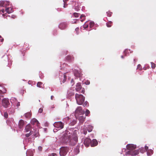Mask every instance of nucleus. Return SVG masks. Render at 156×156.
<instances>
[{
  "label": "nucleus",
  "instance_id": "f257e3e1",
  "mask_svg": "<svg viewBox=\"0 0 156 156\" xmlns=\"http://www.w3.org/2000/svg\"><path fill=\"white\" fill-rule=\"evenodd\" d=\"M71 135V134L69 131H66L63 136V140L66 143L68 142L69 140V144L72 146H74L78 141L76 130H75L74 131L72 136Z\"/></svg>",
  "mask_w": 156,
  "mask_h": 156
},
{
  "label": "nucleus",
  "instance_id": "f03ea898",
  "mask_svg": "<svg viewBox=\"0 0 156 156\" xmlns=\"http://www.w3.org/2000/svg\"><path fill=\"white\" fill-rule=\"evenodd\" d=\"M75 99L77 103L80 105H83L84 107L88 105V103L87 101L84 102L85 97L82 94H76L75 95Z\"/></svg>",
  "mask_w": 156,
  "mask_h": 156
},
{
  "label": "nucleus",
  "instance_id": "7ed1b4c3",
  "mask_svg": "<svg viewBox=\"0 0 156 156\" xmlns=\"http://www.w3.org/2000/svg\"><path fill=\"white\" fill-rule=\"evenodd\" d=\"M68 151V148L67 147H62L60 149L59 154L60 156H64L66 155Z\"/></svg>",
  "mask_w": 156,
  "mask_h": 156
},
{
  "label": "nucleus",
  "instance_id": "20e7f679",
  "mask_svg": "<svg viewBox=\"0 0 156 156\" xmlns=\"http://www.w3.org/2000/svg\"><path fill=\"white\" fill-rule=\"evenodd\" d=\"M75 89L76 91L77 92H79L83 94L84 93V89L83 88H82L81 84L80 83H78L76 84Z\"/></svg>",
  "mask_w": 156,
  "mask_h": 156
},
{
  "label": "nucleus",
  "instance_id": "39448f33",
  "mask_svg": "<svg viewBox=\"0 0 156 156\" xmlns=\"http://www.w3.org/2000/svg\"><path fill=\"white\" fill-rule=\"evenodd\" d=\"M83 113H84V111L83 110L80 106L78 107L75 111V115L76 116L82 115Z\"/></svg>",
  "mask_w": 156,
  "mask_h": 156
},
{
  "label": "nucleus",
  "instance_id": "423d86ee",
  "mask_svg": "<svg viewBox=\"0 0 156 156\" xmlns=\"http://www.w3.org/2000/svg\"><path fill=\"white\" fill-rule=\"evenodd\" d=\"M2 104L3 106L5 108H7L10 103L8 98H4L2 100Z\"/></svg>",
  "mask_w": 156,
  "mask_h": 156
},
{
  "label": "nucleus",
  "instance_id": "0eeeda50",
  "mask_svg": "<svg viewBox=\"0 0 156 156\" xmlns=\"http://www.w3.org/2000/svg\"><path fill=\"white\" fill-rule=\"evenodd\" d=\"M93 128V127L92 126L90 125H89L87 127H86V128H83V132L85 135H86L87 133V130L89 132H91L92 131Z\"/></svg>",
  "mask_w": 156,
  "mask_h": 156
},
{
  "label": "nucleus",
  "instance_id": "6e6552de",
  "mask_svg": "<svg viewBox=\"0 0 156 156\" xmlns=\"http://www.w3.org/2000/svg\"><path fill=\"white\" fill-rule=\"evenodd\" d=\"M54 125L55 127L58 128H59L60 129H62L64 126L63 123L61 122H55L54 123Z\"/></svg>",
  "mask_w": 156,
  "mask_h": 156
},
{
  "label": "nucleus",
  "instance_id": "1a4fd4ad",
  "mask_svg": "<svg viewBox=\"0 0 156 156\" xmlns=\"http://www.w3.org/2000/svg\"><path fill=\"white\" fill-rule=\"evenodd\" d=\"M33 125H35L37 127L40 126V123L38 120L35 118L32 119L30 122Z\"/></svg>",
  "mask_w": 156,
  "mask_h": 156
},
{
  "label": "nucleus",
  "instance_id": "9d476101",
  "mask_svg": "<svg viewBox=\"0 0 156 156\" xmlns=\"http://www.w3.org/2000/svg\"><path fill=\"white\" fill-rule=\"evenodd\" d=\"M136 148V146L133 144H128L126 146L127 149L131 151L134 150Z\"/></svg>",
  "mask_w": 156,
  "mask_h": 156
},
{
  "label": "nucleus",
  "instance_id": "9b49d317",
  "mask_svg": "<svg viewBox=\"0 0 156 156\" xmlns=\"http://www.w3.org/2000/svg\"><path fill=\"white\" fill-rule=\"evenodd\" d=\"M91 140L88 138H86L84 141V144L85 146L88 147L89 146L90 144H91Z\"/></svg>",
  "mask_w": 156,
  "mask_h": 156
},
{
  "label": "nucleus",
  "instance_id": "f8f14e48",
  "mask_svg": "<svg viewBox=\"0 0 156 156\" xmlns=\"http://www.w3.org/2000/svg\"><path fill=\"white\" fill-rule=\"evenodd\" d=\"M66 27L67 24L65 23H61L59 26V28L61 30H64L65 29Z\"/></svg>",
  "mask_w": 156,
  "mask_h": 156
},
{
  "label": "nucleus",
  "instance_id": "ddd939ff",
  "mask_svg": "<svg viewBox=\"0 0 156 156\" xmlns=\"http://www.w3.org/2000/svg\"><path fill=\"white\" fill-rule=\"evenodd\" d=\"M32 127L30 124H28L26 126L25 130L26 132H28L29 131H31V129Z\"/></svg>",
  "mask_w": 156,
  "mask_h": 156
},
{
  "label": "nucleus",
  "instance_id": "4468645a",
  "mask_svg": "<svg viewBox=\"0 0 156 156\" xmlns=\"http://www.w3.org/2000/svg\"><path fill=\"white\" fill-rule=\"evenodd\" d=\"M139 153L138 150H135L133 151H129V154L132 155H136L138 154Z\"/></svg>",
  "mask_w": 156,
  "mask_h": 156
},
{
  "label": "nucleus",
  "instance_id": "2eb2a0df",
  "mask_svg": "<svg viewBox=\"0 0 156 156\" xmlns=\"http://www.w3.org/2000/svg\"><path fill=\"white\" fill-rule=\"evenodd\" d=\"M98 144L97 140L96 139H93L91 140L90 145L91 147H94L96 146Z\"/></svg>",
  "mask_w": 156,
  "mask_h": 156
},
{
  "label": "nucleus",
  "instance_id": "dca6fc26",
  "mask_svg": "<svg viewBox=\"0 0 156 156\" xmlns=\"http://www.w3.org/2000/svg\"><path fill=\"white\" fill-rule=\"evenodd\" d=\"M24 124V121L23 120L21 119L20 120L19 122V127L20 129H21L23 128V126Z\"/></svg>",
  "mask_w": 156,
  "mask_h": 156
},
{
  "label": "nucleus",
  "instance_id": "f3484780",
  "mask_svg": "<svg viewBox=\"0 0 156 156\" xmlns=\"http://www.w3.org/2000/svg\"><path fill=\"white\" fill-rule=\"evenodd\" d=\"M66 59L69 62H71L74 60V58L72 56L68 55L66 57Z\"/></svg>",
  "mask_w": 156,
  "mask_h": 156
},
{
  "label": "nucleus",
  "instance_id": "a211bd4d",
  "mask_svg": "<svg viewBox=\"0 0 156 156\" xmlns=\"http://www.w3.org/2000/svg\"><path fill=\"white\" fill-rule=\"evenodd\" d=\"M5 11L8 13H10L13 12L12 9L10 7L6 8L5 9Z\"/></svg>",
  "mask_w": 156,
  "mask_h": 156
},
{
  "label": "nucleus",
  "instance_id": "6ab92c4d",
  "mask_svg": "<svg viewBox=\"0 0 156 156\" xmlns=\"http://www.w3.org/2000/svg\"><path fill=\"white\" fill-rule=\"evenodd\" d=\"M32 134L35 137H37L38 135V133L37 130L36 129L34 131H33Z\"/></svg>",
  "mask_w": 156,
  "mask_h": 156
},
{
  "label": "nucleus",
  "instance_id": "aec40b11",
  "mask_svg": "<svg viewBox=\"0 0 156 156\" xmlns=\"http://www.w3.org/2000/svg\"><path fill=\"white\" fill-rule=\"evenodd\" d=\"M31 114L30 112H28L26 113L25 115V116L26 118H29L31 117Z\"/></svg>",
  "mask_w": 156,
  "mask_h": 156
},
{
  "label": "nucleus",
  "instance_id": "412c9836",
  "mask_svg": "<svg viewBox=\"0 0 156 156\" xmlns=\"http://www.w3.org/2000/svg\"><path fill=\"white\" fill-rule=\"evenodd\" d=\"M112 21H109L106 23L107 26L108 27H109L112 26Z\"/></svg>",
  "mask_w": 156,
  "mask_h": 156
},
{
  "label": "nucleus",
  "instance_id": "4be33fe9",
  "mask_svg": "<svg viewBox=\"0 0 156 156\" xmlns=\"http://www.w3.org/2000/svg\"><path fill=\"white\" fill-rule=\"evenodd\" d=\"M4 7H6L9 5V2L6 1H4Z\"/></svg>",
  "mask_w": 156,
  "mask_h": 156
},
{
  "label": "nucleus",
  "instance_id": "5701e85b",
  "mask_svg": "<svg viewBox=\"0 0 156 156\" xmlns=\"http://www.w3.org/2000/svg\"><path fill=\"white\" fill-rule=\"evenodd\" d=\"M85 118L83 116H80L79 117V119L80 120L81 122H83Z\"/></svg>",
  "mask_w": 156,
  "mask_h": 156
},
{
  "label": "nucleus",
  "instance_id": "b1692460",
  "mask_svg": "<svg viewBox=\"0 0 156 156\" xmlns=\"http://www.w3.org/2000/svg\"><path fill=\"white\" fill-rule=\"evenodd\" d=\"M33 132V131L32 130H31V131H30V133H27L25 136L27 137H29L32 134V133Z\"/></svg>",
  "mask_w": 156,
  "mask_h": 156
},
{
  "label": "nucleus",
  "instance_id": "393cba45",
  "mask_svg": "<svg viewBox=\"0 0 156 156\" xmlns=\"http://www.w3.org/2000/svg\"><path fill=\"white\" fill-rule=\"evenodd\" d=\"M27 156H33V154L31 151H28L27 152Z\"/></svg>",
  "mask_w": 156,
  "mask_h": 156
},
{
  "label": "nucleus",
  "instance_id": "a878e982",
  "mask_svg": "<svg viewBox=\"0 0 156 156\" xmlns=\"http://www.w3.org/2000/svg\"><path fill=\"white\" fill-rule=\"evenodd\" d=\"M42 84V83L41 82H38L37 84V87L41 88V85Z\"/></svg>",
  "mask_w": 156,
  "mask_h": 156
},
{
  "label": "nucleus",
  "instance_id": "bb28decb",
  "mask_svg": "<svg viewBox=\"0 0 156 156\" xmlns=\"http://www.w3.org/2000/svg\"><path fill=\"white\" fill-rule=\"evenodd\" d=\"M90 113V111L87 109H86V110L85 111V115L86 116H88L89 115Z\"/></svg>",
  "mask_w": 156,
  "mask_h": 156
},
{
  "label": "nucleus",
  "instance_id": "cd10ccee",
  "mask_svg": "<svg viewBox=\"0 0 156 156\" xmlns=\"http://www.w3.org/2000/svg\"><path fill=\"white\" fill-rule=\"evenodd\" d=\"M151 64L152 68L153 69H154L156 67L155 64L152 62L151 63Z\"/></svg>",
  "mask_w": 156,
  "mask_h": 156
},
{
  "label": "nucleus",
  "instance_id": "c85d7f7f",
  "mask_svg": "<svg viewBox=\"0 0 156 156\" xmlns=\"http://www.w3.org/2000/svg\"><path fill=\"white\" fill-rule=\"evenodd\" d=\"M0 89L2 90V93H5L6 91L5 89L2 86H0Z\"/></svg>",
  "mask_w": 156,
  "mask_h": 156
},
{
  "label": "nucleus",
  "instance_id": "c756f323",
  "mask_svg": "<svg viewBox=\"0 0 156 156\" xmlns=\"http://www.w3.org/2000/svg\"><path fill=\"white\" fill-rule=\"evenodd\" d=\"M4 1H0V6L4 7Z\"/></svg>",
  "mask_w": 156,
  "mask_h": 156
},
{
  "label": "nucleus",
  "instance_id": "7c9ffc66",
  "mask_svg": "<svg viewBox=\"0 0 156 156\" xmlns=\"http://www.w3.org/2000/svg\"><path fill=\"white\" fill-rule=\"evenodd\" d=\"M107 16L108 17H110L111 16L112 13L110 12H107Z\"/></svg>",
  "mask_w": 156,
  "mask_h": 156
},
{
  "label": "nucleus",
  "instance_id": "2f4dec72",
  "mask_svg": "<svg viewBox=\"0 0 156 156\" xmlns=\"http://www.w3.org/2000/svg\"><path fill=\"white\" fill-rule=\"evenodd\" d=\"M94 25V23L93 22H90V28L92 27Z\"/></svg>",
  "mask_w": 156,
  "mask_h": 156
},
{
  "label": "nucleus",
  "instance_id": "473e14b6",
  "mask_svg": "<svg viewBox=\"0 0 156 156\" xmlns=\"http://www.w3.org/2000/svg\"><path fill=\"white\" fill-rule=\"evenodd\" d=\"M75 31H76V34H78L79 33V29L78 27L76 28L75 29Z\"/></svg>",
  "mask_w": 156,
  "mask_h": 156
},
{
  "label": "nucleus",
  "instance_id": "72a5a7b5",
  "mask_svg": "<svg viewBox=\"0 0 156 156\" xmlns=\"http://www.w3.org/2000/svg\"><path fill=\"white\" fill-rule=\"evenodd\" d=\"M140 151L141 153H143L145 152V151L144 148H142L140 149Z\"/></svg>",
  "mask_w": 156,
  "mask_h": 156
},
{
  "label": "nucleus",
  "instance_id": "f704fd0d",
  "mask_svg": "<svg viewBox=\"0 0 156 156\" xmlns=\"http://www.w3.org/2000/svg\"><path fill=\"white\" fill-rule=\"evenodd\" d=\"M137 69H139L140 70H142V67L140 64H139L137 66Z\"/></svg>",
  "mask_w": 156,
  "mask_h": 156
},
{
  "label": "nucleus",
  "instance_id": "c9c22d12",
  "mask_svg": "<svg viewBox=\"0 0 156 156\" xmlns=\"http://www.w3.org/2000/svg\"><path fill=\"white\" fill-rule=\"evenodd\" d=\"M64 79L63 80V83L65 82L66 79V73H64Z\"/></svg>",
  "mask_w": 156,
  "mask_h": 156
},
{
  "label": "nucleus",
  "instance_id": "e433bc0d",
  "mask_svg": "<svg viewBox=\"0 0 156 156\" xmlns=\"http://www.w3.org/2000/svg\"><path fill=\"white\" fill-rule=\"evenodd\" d=\"M8 115L7 112H5L4 113V116L5 118H7L8 117Z\"/></svg>",
  "mask_w": 156,
  "mask_h": 156
},
{
  "label": "nucleus",
  "instance_id": "4c0bfd02",
  "mask_svg": "<svg viewBox=\"0 0 156 156\" xmlns=\"http://www.w3.org/2000/svg\"><path fill=\"white\" fill-rule=\"evenodd\" d=\"M74 16L75 17H77L79 16V14L75 12L73 14Z\"/></svg>",
  "mask_w": 156,
  "mask_h": 156
},
{
  "label": "nucleus",
  "instance_id": "58836bf2",
  "mask_svg": "<svg viewBox=\"0 0 156 156\" xmlns=\"http://www.w3.org/2000/svg\"><path fill=\"white\" fill-rule=\"evenodd\" d=\"M88 26L87 24H86L85 23L83 25V27L84 29H86L88 27Z\"/></svg>",
  "mask_w": 156,
  "mask_h": 156
},
{
  "label": "nucleus",
  "instance_id": "ea45409f",
  "mask_svg": "<svg viewBox=\"0 0 156 156\" xmlns=\"http://www.w3.org/2000/svg\"><path fill=\"white\" fill-rule=\"evenodd\" d=\"M43 111V109L41 108H40L39 110H38V112L40 113H41Z\"/></svg>",
  "mask_w": 156,
  "mask_h": 156
},
{
  "label": "nucleus",
  "instance_id": "a19ab883",
  "mask_svg": "<svg viewBox=\"0 0 156 156\" xmlns=\"http://www.w3.org/2000/svg\"><path fill=\"white\" fill-rule=\"evenodd\" d=\"M56 155V153H53L50 154L49 155V156H55Z\"/></svg>",
  "mask_w": 156,
  "mask_h": 156
},
{
  "label": "nucleus",
  "instance_id": "79ce46f5",
  "mask_svg": "<svg viewBox=\"0 0 156 156\" xmlns=\"http://www.w3.org/2000/svg\"><path fill=\"white\" fill-rule=\"evenodd\" d=\"M42 147L41 146H39L38 147V149L40 151H41L42 150Z\"/></svg>",
  "mask_w": 156,
  "mask_h": 156
},
{
  "label": "nucleus",
  "instance_id": "37998d69",
  "mask_svg": "<svg viewBox=\"0 0 156 156\" xmlns=\"http://www.w3.org/2000/svg\"><path fill=\"white\" fill-rule=\"evenodd\" d=\"M145 151H147V150L148 149V147L147 146H145V148H144Z\"/></svg>",
  "mask_w": 156,
  "mask_h": 156
},
{
  "label": "nucleus",
  "instance_id": "c03bdc74",
  "mask_svg": "<svg viewBox=\"0 0 156 156\" xmlns=\"http://www.w3.org/2000/svg\"><path fill=\"white\" fill-rule=\"evenodd\" d=\"M67 5V4H66V2L64 3V5L63 6L64 8H66Z\"/></svg>",
  "mask_w": 156,
  "mask_h": 156
},
{
  "label": "nucleus",
  "instance_id": "a18cd8bd",
  "mask_svg": "<svg viewBox=\"0 0 156 156\" xmlns=\"http://www.w3.org/2000/svg\"><path fill=\"white\" fill-rule=\"evenodd\" d=\"M85 16L84 15H82L80 17V19H82L83 17L85 18Z\"/></svg>",
  "mask_w": 156,
  "mask_h": 156
},
{
  "label": "nucleus",
  "instance_id": "49530a36",
  "mask_svg": "<svg viewBox=\"0 0 156 156\" xmlns=\"http://www.w3.org/2000/svg\"><path fill=\"white\" fill-rule=\"evenodd\" d=\"M4 41L3 38H1V39H0V41L2 43Z\"/></svg>",
  "mask_w": 156,
  "mask_h": 156
},
{
  "label": "nucleus",
  "instance_id": "de8ad7c7",
  "mask_svg": "<svg viewBox=\"0 0 156 156\" xmlns=\"http://www.w3.org/2000/svg\"><path fill=\"white\" fill-rule=\"evenodd\" d=\"M20 102H17V106L18 107H18L19 106H20Z\"/></svg>",
  "mask_w": 156,
  "mask_h": 156
},
{
  "label": "nucleus",
  "instance_id": "09e8293b",
  "mask_svg": "<svg viewBox=\"0 0 156 156\" xmlns=\"http://www.w3.org/2000/svg\"><path fill=\"white\" fill-rule=\"evenodd\" d=\"M9 110H11L12 112H14V110L13 109L10 108Z\"/></svg>",
  "mask_w": 156,
  "mask_h": 156
},
{
  "label": "nucleus",
  "instance_id": "8fccbe9b",
  "mask_svg": "<svg viewBox=\"0 0 156 156\" xmlns=\"http://www.w3.org/2000/svg\"><path fill=\"white\" fill-rule=\"evenodd\" d=\"M2 91V90L0 89V95L2 94L3 93Z\"/></svg>",
  "mask_w": 156,
  "mask_h": 156
},
{
  "label": "nucleus",
  "instance_id": "3c124183",
  "mask_svg": "<svg viewBox=\"0 0 156 156\" xmlns=\"http://www.w3.org/2000/svg\"><path fill=\"white\" fill-rule=\"evenodd\" d=\"M75 150L77 152V153L79 152V149H76Z\"/></svg>",
  "mask_w": 156,
  "mask_h": 156
},
{
  "label": "nucleus",
  "instance_id": "603ef678",
  "mask_svg": "<svg viewBox=\"0 0 156 156\" xmlns=\"http://www.w3.org/2000/svg\"><path fill=\"white\" fill-rule=\"evenodd\" d=\"M69 0H63V2L64 3L68 1Z\"/></svg>",
  "mask_w": 156,
  "mask_h": 156
},
{
  "label": "nucleus",
  "instance_id": "864d4df0",
  "mask_svg": "<svg viewBox=\"0 0 156 156\" xmlns=\"http://www.w3.org/2000/svg\"><path fill=\"white\" fill-rule=\"evenodd\" d=\"M54 98V96H51V100H53V99Z\"/></svg>",
  "mask_w": 156,
  "mask_h": 156
},
{
  "label": "nucleus",
  "instance_id": "5fc2aeb1",
  "mask_svg": "<svg viewBox=\"0 0 156 156\" xmlns=\"http://www.w3.org/2000/svg\"><path fill=\"white\" fill-rule=\"evenodd\" d=\"M77 76L78 77H80V74L78 73V75Z\"/></svg>",
  "mask_w": 156,
  "mask_h": 156
},
{
  "label": "nucleus",
  "instance_id": "6e6d98bb",
  "mask_svg": "<svg viewBox=\"0 0 156 156\" xmlns=\"http://www.w3.org/2000/svg\"><path fill=\"white\" fill-rule=\"evenodd\" d=\"M85 18H84L83 19H82L81 20V22H83L84 20H85Z\"/></svg>",
  "mask_w": 156,
  "mask_h": 156
},
{
  "label": "nucleus",
  "instance_id": "4d7b16f0",
  "mask_svg": "<svg viewBox=\"0 0 156 156\" xmlns=\"http://www.w3.org/2000/svg\"><path fill=\"white\" fill-rule=\"evenodd\" d=\"M1 11L3 12L4 13V10L3 9H2L1 10Z\"/></svg>",
  "mask_w": 156,
  "mask_h": 156
},
{
  "label": "nucleus",
  "instance_id": "13d9d810",
  "mask_svg": "<svg viewBox=\"0 0 156 156\" xmlns=\"http://www.w3.org/2000/svg\"><path fill=\"white\" fill-rule=\"evenodd\" d=\"M76 23V21H75L74 22V23Z\"/></svg>",
  "mask_w": 156,
  "mask_h": 156
},
{
  "label": "nucleus",
  "instance_id": "bf43d9fd",
  "mask_svg": "<svg viewBox=\"0 0 156 156\" xmlns=\"http://www.w3.org/2000/svg\"><path fill=\"white\" fill-rule=\"evenodd\" d=\"M121 58H124L123 56H122H122H121Z\"/></svg>",
  "mask_w": 156,
  "mask_h": 156
},
{
  "label": "nucleus",
  "instance_id": "052dcab7",
  "mask_svg": "<svg viewBox=\"0 0 156 156\" xmlns=\"http://www.w3.org/2000/svg\"><path fill=\"white\" fill-rule=\"evenodd\" d=\"M90 83V82H89V83H86L87 84H89Z\"/></svg>",
  "mask_w": 156,
  "mask_h": 156
},
{
  "label": "nucleus",
  "instance_id": "680f3d73",
  "mask_svg": "<svg viewBox=\"0 0 156 156\" xmlns=\"http://www.w3.org/2000/svg\"><path fill=\"white\" fill-rule=\"evenodd\" d=\"M0 38H2L1 35H0Z\"/></svg>",
  "mask_w": 156,
  "mask_h": 156
},
{
  "label": "nucleus",
  "instance_id": "e2e57ef3",
  "mask_svg": "<svg viewBox=\"0 0 156 156\" xmlns=\"http://www.w3.org/2000/svg\"><path fill=\"white\" fill-rule=\"evenodd\" d=\"M1 11H0V12Z\"/></svg>",
  "mask_w": 156,
  "mask_h": 156
}]
</instances>
